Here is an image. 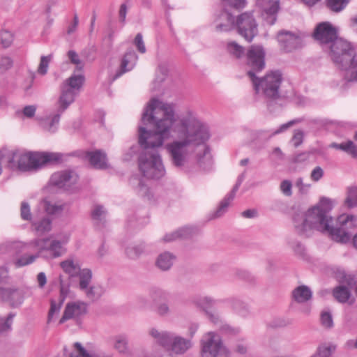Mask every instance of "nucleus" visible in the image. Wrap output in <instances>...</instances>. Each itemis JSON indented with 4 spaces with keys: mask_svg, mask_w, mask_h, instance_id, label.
<instances>
[{
    "mask_svg": "<svg viewBox=\"0 0 357 357\" xmlns=\"http://www.w3.org/2000/svg\"><path fill=\"white\" fill-rule=\"evenodd\" d=\"M335 65L341 70L348 66V63L355 56V48L353 45L341 38H338L326 50Z\"/></svg>",
    "mask_w": 357,
    "mask_h": 357,
    "instance_id": "423d86ee",
    "label": "nucleus"
},
{
    "mask_svg": "<svg viewBox=\"0 0 357 357\" xmlns=\"http://www.w3.org/2000/svg\"><path fill=\"white\" fill-rule=\"evenodd\" d=\"M331 208V200L322 198L315 206L305 213L296 214L293 220L295 231L301 236L309 237L317 230L328 234L336 242L347 243L349 241L348 234L333 227V219L328 215Z\"/></svg>",
    "mask_w": 357,
    "mask_h": 357,
    "instance_id": "f03ea898",
    "label": "nucleus"
},
{
    "mask_svg": "<svg viewBox=\"0 0 357 357\" xmlns=\"http://www.w3.org/2000/svg\"><path fill=\"white\" fill-rule=\"evenodd\" d=\"M202 357H229V351L217 333L208 332L202 339Z\"/></svg>",
    "mask_w": 357,
    "mask_h": 357,
    "instance_id": "0eeeda50",
    "label": "nucleus"
},
{
    "mask_svg": "<svg viewBox=\"0 0 357 357\" xmlns=\"http://www.w3.org/2000/svg\"><path fill=\"white\" fill-rule=\"evenodd\" d=\"M137 59L138 56L134 51L127 52L121 59L119 68L114 75V79L131 70L135 67Z\"/></svg>",
    "mask_w": 357,
    "mask_h": 357,
    "instance_id": "412c9836",
    "label": "nucleus"
},
{
    "mask_svg": "<svg viewBox=\"0 0 357 357\" xmlns=\"http://www.w3.org/2000/svg\"><path fill=\"white\" fill-rule=\"evenodd\" d=\"M280 190L282 193L287 196L290 197L292 195V183L289 180H284L280 185Z\"/></svg>",
    "mask_w": 357,
    "mask_h": 357,
    "instance_id": "680f3d73",
    "label": "nucleus"
},
{
    "mask_svg": "<svg viewBox=\"0 0 357 357\" xmlns=\"http://www.w3.org/2000/svg\"><path fill=\"white\" fill-rule=\"evenodd\" d=\"M321 325L326 328H331L333 326V321L331 313L328 310H324L321 313Z\"/></svg>",
    "mask_w": 357,
    "mask_h": 357,
    "instance_id": "5fc2aeb1",
    "label": "nucleus"
},
{
    "mask_svg": "<svg viewBox=\"0 0 357 357\" xmlns=\"http://www.w3.org/2000/svg\"><path fill=\"white\" fill-rule=\"evenodd\" d=\"M342 71L346 79L348 81H357V55L356 53L355 56H353L351 61L348 63V66H345Z\"/></svg>",
    "mask_w": 357,
    "mask_h": 357,
    "instance_id": "f704fd0d",
    "label": "nucleus"
},
{
    "mask_svg": "<svg viewBox=\"0 0 357 357\" xmlns=\"http://www.w3.org/2000/svg\"><path fill=\"white\" fill-rule=\"evenodd\" d=\"M265 52L260 45H251L246 53V66L248 70H252L254 74L260 72L265 67Z\"/></svg>",
    "mask_w": 357,
    "mask_h": 357,
    "instance_id": "f8f14e48",
    "label": "nucleus"
},
{
    "mask_svg": "<svg viewBox=\"0 0 357 357\" xmlns=\"http://www.w3.org/2000/svg\"><path fill=\"white\" fill-rule=\"evenodd\" d=\"M349 0H326V7L335 13L341 12L345 8Z\"/></svg>",
    "mask_w": 357,
    "mask_h": 357,
    "instance_id": "a18cd8bd",
    "label": "nucleus"
},
{
    "mask_svg": "<svg viewBox=\"0 0 357 357\" xmlns=\"http://www.w3.org/2000/svg\"><path fill=\"white\" fill-rule=\"evenodd\" d=\"M86 298L91 301H98L104 294L105 289L99 284H93L82 291Z\"/></svg>",
    "mask_w": 357,
    "mask_h": 357,
    "instance_id": "473e14b6",
    "label": "nucleus"
},
{
    "mask_svg": "<svg viewBox=\"0 0 357 357\" xmlns=\"http://www.w3.org/2000/svg\"><path fill=\"white\" fill-rule=\"evenodd\" d=\"M41 206L47 213L52 215L60 213L64 207L63 204L56 203L49 199H44L41 202Z\"/></svg>",
    "mask_w": 357,
    "mask_h": 357,
    "instance_id": "4c0bfd02",
    "label": "nucleus"
},
{
    "mask_svg": "<svg viewBox=\"0 0 357 357\" xmlns=\"http://www.w3.org/2000/svg\"><path fill=\"white\" fill-rule=\"evenodd\" d=\"M31 247H34L32 241L29 243L22 242H15L12 244V248L15 252V259L13 261L15 267H22L32 264L40 256L39 252L37 254H28Z\"/></svg>",
    "mask_w": 357,
    "mask_h": 357,
    "instance_id": "9d476101",
    "label": "nucleus"
},
{
    "mask_svg": "<svg viewBox=\"0 0 357 357\" xmlns=\"http://www.w3.org/2000/svg\"><path fill=\"white\" fill-rule=\"evenodd\" d=\"M61 267L63 271L69 275L70 277L77 276L82 270L79 261L74 257H69L61 262Z\"/></svg>",
    "mask_w": 357,
    "mask_h": 357,
    "instance_id": "a878e982",
    "label": "nucleus"
},
{
    "mask_svg": "<svg viewBox=\"0 0 357 357\" xmlns=\"http://www.w3.org/2000/svg\"><path fill=\"white\" fill-rule=\"evenodd\" d=\"M299 120H292L284 124H282L280 126V128L275 130H259L254 131L252 133V138L254 141L259 142H266L268 141L273 136L282 132L287 130L289 128L292 126L296 123H298Z\"/></svg>",
    "mask_w": 357,
    "mask_h": 357,
    "instance_id": "f3484780",
    "label": "nucleus"
},
{
    "mask_svg": "<svg viewBox=\"0 0 357 357\" xmlns=\"http://www.w3.org/2000/svg\"><path fill=\"white\" fill-rule=\"evenodd\" d=\"M106 215V211L102 206L96 205L92 210V217L94 220H102Z\"/></svg>",
    "mask_w": 357,
    "mask_h": 357,
    "instance_id": "bf43d9fd",
    "label": "nucleus"
},
{
    "mask_svg": "<svg viewBox=\"0 0 357 357\" xmlns=\"http://www.w3.org/2000/svg\"><path fill=\"white\" fill-rule=\"evenodd\" d=\"M78 277V288L80 291L84 290L91 285L92 271L89 268H83L77 275Z\"/></svg>",
    "mask_w": 357,
    "mask_h": 357,
    "instance_id": "c9c22d12",
    "label": "nucleus"
},
{
    "mask_svg": "<svg viewBox=\"0 0 357 357\" xmlns=\"http://www.w3.org/2000/svg\"><path fill=\"white\" fill-rule=\"evenodd\" d=\"M335 349L336 346L334 344H322L318 347L317 352L312 356L328 357Z\"/></svg>",
    "mask_w": 357,
    "mask_h": 357,
    "instance_id": "de8ad7c7",
    "label": "nucleus"
},
{
    "mask_svg": "<svg viewBox=\"0 0 357 357\" xmlns=\"http://www.w3.org/2000/svg\"><path fill=\"white\" fill-rule=\"evenodd\" d=\"M330 146L344 151L346 153L351 155L354 158H357V146L354 144V143L351 140H349L346 142H342L341 144L333 143L330 145Z\"/></svg>",
    "mask_w": 357,
    "mask_h": 357,
    "instance_id": "58836bf2",
    "label": "nucleus"
},
{
    "mask_svg": "<svg viewBox=\"0 0 357 357\" xmlns=\"http://www.w3.org/2000/svg\"><path fill=\"white\" fill-rule=\"evenodd\" d=\"M214 23L215 31L228 32L234 28L235 20L228 11L222 10L215 18Z\"/></svg>",
    "mask_w": 357,
    "mask_h": 357,
    "instance_id": "6ab92c4d",
    "label": "nucleus"
},
{
    "mask_svg": "<svg viewBox=\"0 0 357 357\" xmlns=\"http://www.w3.org/2000/svg\"><path fill=\"white\" fill-rule=\"evenodd\" d=\"M323 176H324L323 169L321 167L317 166V167H314L312 169V171L311 172L310 178L313 181L317 182L323 177Z\"/></svg>",
    "mask_w": 357,
    "mask_h": 357,
    "instance_id": "338daca9",
    "label": "nucleus"
},
{
    "mask_svg": "<svg viewBox=\"0 0 357 357\" xmlns=\"http://www.w3.org/2000/svg\"><path fill=\"white\" fill-rule=\"evenodd\" d=\"M74 351L70 354V357H112V354H106L104 353L92 352L79 343L74 344Z\"/></svg>",
    "mask_w": 357,
    "mask_h": 357,
    "instance_id": "c756f323",
    "label": "nucleus"
},
{
    "mask_svg": "<svg viewBox=\"0 0 357 357\" xmlns=\"http://www.w3.org/2000/svg\"><path fill=\"white\" fill-rule=\"evenodd\" d=\"M20 215L21 218L24 220H29V221H33L30 206L29 204L26 202H23L21 204V208H20Z\"/></svg>",
    "mask_w": 357,
    "mask_h": 357,
    "instance_id": "4d7b16f0",
    "label": "nucleus"
},
{
    "mask_svg": "<svg viewBox=\"0 0 357 357\" xmlns=\"http://www.w3.org/2000/svg\"><path fill=\"white\" fill-rule=\"evenodd\" d=\"M257 5L264 13L266 22L273 25L276 21L275 14L279 10V0H257Z\"/></svg>",
    "mask_w": 357,
    "mask_h": 357,
    "instance_id": "a211bd4d",
    "label": "nucleus"
},
{
    "mask_svg": "<svg viewBox=\"0 0 357 357\" xmlns=\"http://www.w3.org/2000/svg\"><path fill=\"white\" fill-rule=\"evenodd\" d=\"M6 162L9 167L21 172L36 171L49 162L60 159V155L55 153L18 150L16 151H6Z\"/></svg>",
    "mask_w": 357,
    "mask_h": 357,
    "instance_id": "7ed1b4c3",
    "label": "nucleus"
},
{
    "mask_svg": "<svg viewBox=\"0 0 357 357\" xmlns=\"http://www.w3.org/2000/svg\"><path fill=\"white\" fill-rule=\"evenodd\" d=\"M134 44L140 53L144 54L146 52V47L143 40L142 35L141 33H139L136 35L134 40Z\"/></svg>",
    "mask_w": 357,
    "mask_h": 357,
    "instance_id": "69168bd1",
    "label": "nucleus"
},
{
    "mask_svg": "<svg viewBox=\"0 0 357 357\" xmlns=\"http://www.w3.org/2000/svg\"><path fill=\"white\" fill-rule=\"evenodd\" d=\"M84 82L83 75L74 73L66 79L61 86L79 94Z\"/></svg>",
    "mask_w": 357,
    "mask_h": 357,
    "instance_id": "bb28decb",
    "label": "nucleus"
},
{
    "mask_svg": "<svg viewBox=\"0 0 357 357\" xmlns=\"http://www.w3.org/2000/svg\"><path fill=\"white\" fill-rule=\"evenodd\" d=\"M191 234V229L188 227L181 228L177 231L167 234L164 236L163 240L166 242L176 240L179 238H187Z\"/></svg>",
    "mask_w": 357,
    "mask_h": 357,
    "instance_id": "37998d69",
    "label": "nucleus"
},
{
    "mask_svg": "<svg viewBox=\"0 0 357 357\" xmlns=\"http://www.w3.org/2000/svg\"><path fill=\"white\" fill-rule=\"evenodd\" d=\"M90 164L96 169H107L109 167L106 153L98 150L89 152L86 155Z\"/></svg>",
    "mask_w": 357,
    "mask_h": 357,
    "instance_id": "5701e85b",
    "label": "nucleus"
},
{
    "mask_svg": "<svg viewBox=\"0 0 357 357\" xmlns=\"http://www.w3.org/2000/svg\"><path fill=\"white\" fill-rule=\"evenodd\" d=\"M291 295L294 301L304 303L312 298V291L307 286L300 285L292 291Z\"/></svg>",
    "mask_w": 357,
    "mask_h": 357,
    "instance_id": "cd10ccee",
    "label": "nucleus"
},
{
    "mask_svg": "<svg viewBox=\"0 0 357 357\" xmlns=\"http://www.w3.org/2000/svg\"><path fill=\"white\" fill-rule=\"evenodd\" d=\"M113 347L120 354L129 355L128 339L126 335H118L113 337Z\"/></svg>",
    "mask_w": 357,
    "mask_h": 357,
    "instance_id": "2f4dec72",
    "label": "nucleus"
},
{
    "mask_svg": "<svg viewBox=\"0 0 357 357\" xmlns=\"http://www.w3.org/2000/svg\"><path fill=\"white\" fill-rule=\"evenodd\" d=\"M60 114H57L51 119H47L42 122V126L49 132H54L59 125Z\"/></svg>",
    "mask_w": 357,
    "mask_h": 357,
    "instance_id": "49530a36",
    "label": "nucleus"
},
{
    "mask_svg": "<svg viewBox=\"0 0 357 357\" xmlns=\"http://www.w3.org/2000/svg\"><path fill=\"white\" fill-rule=\"evenodd\" d=\"M13 41V35L11 32L3 30L0 33V43L3 47H9Z\"/></svg>",
    "mask_w": 357,
    "mask_h": 357,
    "instance_id": "864d4df0",
    "label": "nucleus"
},
{
    "mask_svg": "<svg viewBox=\"0 0 357 357\" xmlns=\"http://www.w3.org/2000/svg\"><path fill=\"white\" fill-rule=\"evenodd\" d=\"M303 132L301 130H295L294 134L292 137L291 141L295 147H298L303 142Z\"/></svg>",
    "mask_w": 357,
    "mask_h": 357,
    "instance_id": "774afa93",
    "label": "nucleus"
},
{
    "mask_svg": "<svg viewBox=\"0 0 357 357\" xmlns=\"http://www.w3.org/2000/svg\"><path fill=\"white\" fill-rule=\"evenodd\" d=\"M79 180L77 174L73 170H62L54 172L50 179V184L66 191H71L76 188Z\"/></svg>",
    "mask_w": 357,
    "mask_h": 357,
    "instance_id": "1a4fd4ad",
    "label": "nucleus"
},
{
    "mask_svg": "<svg viewBox=\"0 0 357 357\" xmlns=\"http://www.w3.org/2000/svg\"><path fill=\"white\" fill-rule=\"evenodd\" d=\"M137 192L140 196L146 197L148 199H151V195L149 188L146 184L144 183L141 181L138 183Z\"/></svg>",
    "mask_w": 357,
    "mask_h": 357,
    "instance_id": "0e129e2a",
    "label": "nucleus"
},
{
    "mask_svg": "<svg viewBox=\"0 0 357 357\" xmlns=\"http://www.w3.org/2000/svg\"><path fill=\"white\" fill-rule=\"evenodd\" d=\"M344 206L349 208L357 206V186H349L347 189Z\"/></svg>",
    "mask_w": 357,
    "mask_h": 357,
    "instance_id": "ea45409f",
    "label": "nucleus"
},
{
    "mask_svg": "<svg viewBox=\"0 0 357 357\" xmlns=\"http://www.w3.org/2000/svg\"><path fill=\"white\" fill-rule=\"evenodd\" d=\"M78 93L69 90L63 86H61V95L58 100L59 113L63 112L75 100Z\"/></svg>",
    "mask_w": 357,
    "mask_h": 357,
    "instance_id": "4be33fe9",
    "label": "nucleus"
},
{
    "mask_svg": "<svg viewBox=\"0 0 357 357\" xmlns=\"http://www.w3.org/2000/svg\"><path fill=\"white\" fill-rule=\"evenodd\" d=\"M255 93L266 99L274 100L280 97L282 75L279 70L268 72L264 77H257L252 70L248 71Z\"/></svg>",
    "mask_w": 357,
    "mask_h": 357,
    "instance_id": "20e7f679",
    "label": "nucleus"
},
{
    "mask_svg": "<svg viewBox=\"0 0 357 357\" xmlns=\"http://www.w3.org/2000/svg\"><path fill=\"white\" fill-rule=\"evenodd\" d=\"M342 282L343 284L334 288L333 295L340 303L347 302L351 296L350 288L354 284V278L351 275L344 274Z\"/></svg>",
    "mask_w": 357,
    "mask_h": 357,
    "instance_id": "2eb2a0df",
    "label": "nucleus"
},
{
    "mask_svg": "<svg viewBox=\"0 0 357 357\" xmlns=\"http://www.w3.org/2000/svg\"><path fill=\"white\" fill-rule=\"evenodd\" d=\"M69 236L65 235L61 241L56 239L52 240L50 243L48 238L35 239L32 241V243L40 255L43 251L47 250L50 252L52 257H58L62 255L64 252L63 244L68 241Z\"/></svg>",
    "mask_w": 357,
    "mask_h": 357,
    "instance_id": "9b49d317",
    "label": "nucleus"
},
{
    "mask_svg": "<svg viewBox=\"0 0 357 357\" xmlns=\"http://www.w3.org/2000/svg\"><path fill=\"white\" fill-rule=\"evenodd\" d=\"M226 50L229 54L236 59H240L245 54L244 47L234 41L228 42Z\"/></svg>",
    "mask_w": 357,
    "mask_h": 357,
    "instance_id": "a19ab883",
    "label": "nucleus"
},
{
    "mask_svg": "<svg viewBox=\"0 0 357 357\" xmlns=\"http://www.w3.org/2000/svg\"><path fill=\"white\" fill-rule=\"evenodd\" d=\"M232 309L239 315L246 317L250 312L249 305L238 298H231L229 301Z\"/></svg>",
    "mask_w": 357,
    "mask_h": 357,
    "instance_id": "e433bc0d",
    "label": "nucleus"
},
{
    "mask_svg": "<svg viewBox=\"0 0 357 357\" xmlns=\"http://www.w3.org/2000/svg\"><path fill=\"white\" fill-rule=\"evenodd\" d=\"M237 33L248 42H252L258 33V24L252 12H244L235 20Z\"/></svg>",
    "mask_w": 357,
    "mask_h": 357,
    "instance_id": "6e6552de",
    "label": "nucleus"
},
{
    "mask_svg": "<svg viewBox=\"0 0 357 357\" xmlns=\"http://www.w3.org/2000/svg\"><path fill=\"white\" fill-rule=\"evenodd\" d=\"M52 59V55L43 56L40 58V62L38 68V73L41 75L46 74L49 66V63Z\"/></svg>",
    "mask_w": 357,
    "mask_h": 357,
    "instance_id": "13d9d810",
    "label": "nucleus"
},
{
    "mask_svg": "<svg viewBox=\"0 0 357 357\" xmlns=\"http://www.w3.org/2000/svg\"><path fill=\"white\" fill-rule=\"evenodd\" d=\"M70 279H64L59 276V299L61 300V302H64L65 299L69 296L70 293Z\"/></svg>",
    "mask_w": 357,
    "mask_h": 357,
    "instance_id": "c03bdc74",
    "label": "nucleus"
},
{
    "mask_svg": "<svg viewBox=\"0 0 357 357\" xmlns=\"http://www.w3.org/2000/svg\"><path fill=\"white\" fill-rule=\"evenodd\" d=\"M337 31V29L330 22H324L317 26L314 31V37L326 50L335 40L338 38Z\"/></svg>",
    "mask_w": 357,
    "mask_h": 357,
    "instance_id": "ddd939ff",
    "label": "nucleus"
},
{
    "mask_svg": "<svg viewBox=\"0 0 357 357\" xmlns=\"http://www.w3.org/2000/svg\"><path fill=\"white\" fill-rule=\"evenodd\" d=\"M239 185L240 183L236 184L232 190L222 200L217 210L212 214V219L220 218L225 214L231 202L233 201Z\"/></svg>",
    "mask_w": 357,
    "mask_h": 357,
    "instance_id": "b1692460",
    "label": "nucleus"
},
{
    "mask_svg": "<svg viewBox=\"0 0 357 357\" xmlns=\"http://www.w3.org/2000/svg\"><path fill=\"white\" fill-rule=\"evenodd\" d=\"M167 68L165 66H160L157 72V76L153 82L152 89L156 91L158 89V84L165 80L167 75Z\"/></svg>",
    "mask_w": 357,
    "mask_h": 357,
    "instance_id": "8fccbe9b",
    "label": "nucleus"
},
{
    "mask_svg": "<svg viewBox=\"0 0 357 357\" xmlns=\"http://www.w3.org/2000/svg\"><path fill=\"white\" fill-rule=\"evenodd\" d=\"M225 7H231L236 10L243 9L247 4L246 0H222Z\"/></svg>",
    "mask_w": 357,
    "mask_h": 357,
    "instance_id": "6e6d98bb",
    "label": "nucleus"
},
{
    "mask_svg": "<svg viewBox=\"0 0 357 357\" xmlns=\"http://www.w3.org/2000/svg\"><path fill=\"white\" fill-rule=\"evenodd\" d=\"M63 303L60 299H59L58 302L53 300L51 301V306L48 313V321H51L54 317L59 313Z\"/></svg>",
    "mask_w": 357,
    "mask_h": 357,
    "instance_id": "3c124183",
    "label": "nucleus"
},
{
    "mask_svg": "<svg viewBox=\"0 0 357 357\" xmlns=\"http://www.w3.org/2000/svg\"><path fill=\"white\" fill-rule=\"evenodd\" d=\"M175 259L176 256L173 253L164 252L158 256L155 265L161 271H168L172 266Z\"/></svg>",
    "mask_w": 357,
    "mask_h": 357,
    "instance_id": "c85d7f7f",
    "label": "nucleus"
},
{
    "mask_svg": "<svg viewBox=\"0 0 357 357\" xmlns=\"http://www.w3.org/2000/svg\"><path fill=\"white\" fill-rule=\"evenodd\" d=\"M32 227L37 234L43 235L52 229V220L48 217H44L40 220L34 219L32 221Z\"/></svg>",
    "mask_w": 357,
    "mask_h": 357,
    "instance_id": "72a5a7b5",
    "label": "nucleus"
},
{
    "mask_svg": "<svg viewBox=\"0 0 357 357\" xmlns=\"http://www.w3.org/2000/svg\"><path fill=\"white\" fill-rule=\"evenodd\" d=\"M149 334L158 344L174 354H183L192 345L189 340L178 336L169 331H159L155 328H151L149 331Z\"/></svg>",
    "mask_w": 357,
    "mask_h": 357,
    "instance_id": "39448f33",
    "label": "nucleus"
},
{
    "mask_svg": "<svg viewBox=\"0 0 357 357\" xmlns=\"http://www.w3.org/2000/svg\"><path fill=\"white\" fill-rule=\"evenodd\" d=\"M155 312L160 317H167L169 315L171 310L167 303H161L156 307Z\"/></svg>",
    "mask_w": 357,
    "mask_h": 357,
    "instance_id": "e2e57ef3",
    "label": "nucleus"
},
{
    "mask_svg": "<svg viewBox=\"0 0 357 357\" xmlns=\"http://www.w3.org/2000/svg\"><path fill=\"white\" fill-rule=\"evenodd\" d=\"M87 305L83 301H74L68 303L64 310L60 323H63L70 319L79 317L86 313Z\"/></svg>",
    "mask_w": 357,
    "mask_h": 357,
    "instance_id": "dca6fc26",
    "label": "nucleus"
},
{
    "mask_svg": "<svg viewBox=\"0 0 357 357\" xmlns=\"http://www.w3.org/2000/svg\"><path fill=\"white\" fill-rule=\"evenodd\" d=\"M215 303L216 301L215 299L209 296H205L201 298L197 301V304L206 311V314L208 315V318L211 320V321H213L214 324H218V322L220 321V318L219 315L213 314L207 310L208 307L213 306Z\"/></svg>",
    "mask_w": 357,
    "mask_h": 357,
    "instance_id": "7c9ffc66",
    "label": "nucleus"
},
{
    "mask_svg": "<svg viewBox=\"0 0 357 357\" xmlns=\"http://www.w3.org/2000/svg\"><path fill=\"white\" fill-rule=\"evenodd\" d=\"M144 251V245L142 243L130 244L126 248V255L132 259L138 258Z\"/></svg>",
    "mask_w": 357,
    "mask_h": 357,
    "instance_id": "79ce46f5",
    "label": "nucleus"
},
{
    "mask_svg": "<svg viewBox=\"0 0 357 357\" xmlns=\"http://www.w3.org/2000/svg\"><path fill=\"white\" fill-rule=\"evenodd\" d=\"M296 187L298 189V191L302 195H306L308 193L311 188V184L304 183L302 178H298L295 183Z\"/></svg>",
    "mask_w": 357,
    "mask_h": 357,
    "instance_id": "052dcab7",
    "label": "nucleus"
},
{
    "mask_svg": "<svg viewBox=\"0 0 357 357\" xmlns=\"http://www.w3.org/2000/svg\"><path fill=\"white\" fill-rule=\"evenodd\" d=\"M68 57L70 62L76 66V70H82L84 63L79 59V55L73 50H70L68 52Z\"/></svg>",
    "mask_w": 357,
    "mask_h": 357,
    "instance_id": "603ef678",
    "label": "nucleus"
},
{
    "mask_svg": "<svg viewBox=\"0 0 357 357\" xmlns=\"http://www.w3.org/2000/svg\"><path fill=\"white\" fill-rule=\"evenodd\" d=\"M14 314H8L6 317H0V335L8 332L11 329Z\"/></svg>",
    "mask_w": 357,
    "mask_h": 357,
    "instance_id": "09e8293b",
    "label": "nucleus"
},
{
    "mask_svg": "<svg viewBox=\"0 0 357 357\" xmlns=\"http://www.w3.org/2000/svg\"><path fill=\"white\" fill-rule=\"evenodd\" d=\"M142 122L144 126L153 125L152 130L139 127V143L144 148L139 158V169L144 177L158 180L165 175L161 155L155 149L171 137L173 138L166 144L165 150L173 166L184 167L190 155L200 147L197 154L199 167L204 170L211 168L212 156L205 145L210 137L209 130L194 111L188 109L177 115L174 105L153 98L142 114Z\"/></svg>",
    "mask_w": 357,
    "mask_h": 357,
    "instance_id": "f257e3e1",
    "label": "nucleus"
},
{
    "mask_svg": "<svg viewBox=\"0 0 357 357\" xmlns=\"http://www.w3.org/2000/svg\"><path fill=\"white\" fill-rule=\"evenodd\" d=\"M0 296L3 300L9 302L15 307L21 305L25 297L23 290L3 287H0Z\"/></svg>",
    "mask_w": 357,
    "mask_h": 357,
    "instance_id": "aec40b11",
    "label": "nucleus"
},
{
    "mask_svg": "<svg viewBox=\"0 0 357 357\" xmlns=\"http://www.w3.org/2000/svg\"><path fill=\"white\" fill-rule=\"evenodd\" d=\"M356 226L357 217L353 215L342 214L337 218V227H334V229H339L344 231L350 238V234L347 230Z\"/></svg>",
    "mask_w": 357,
    "mask_h": 357,
    "instance_id": "393cba45",
    "label": "nucleus"
},
{
    "mask_svg": "<svg viewBox=\"0 0 357 357\" xmlns=\"http://www.w3.org/2000/svg\"><path fill=\"white\" fill-rule=\"evenodd\" d=\"M278 41L286 52H291L302 45L301 37L289 31H280L278 34Z\"/></svg>",
    "mask_w": 357,
    "mask_h": 357,
    "instance_id": "4468645a",
    "label": "nucleus"
}]
</instances>
